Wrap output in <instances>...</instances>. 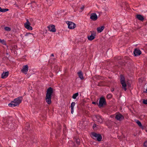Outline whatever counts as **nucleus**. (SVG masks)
Here are the masks:
<instances>
[{
	"label": "nucleus",
	"instance_id": "obj_17",
	"mask_svg": "<svg viewBox=\"0 0 147 147\" xmlns=\"http://www.w3.org/2000/svg\"><path fill=\"white\" fill-rule=\"evenodd\" d=\"M136 18L138 20L141 21H142L144 20L143 16L140 14H138L136 16Z\"/></svg>",
	"mask_w": 147,
	"mask_h": 147
},
{
	"label": "nucleus",
	"instance_id": "obj_14",
	"mask_svg": "<svg viewBox=\"0 0 147 147\" xmlns=\"http://www.w3.org/2000/svg\"><path fill=\"white\" fill-rule=\"evenodd\" d=\"M95 33H91V35L88 36V38L89 40H92L95 38Z\"/></svg>",
	"mask_w": 147,
	"mask_h": 147
},
{
	"label": "nucleus",
	"instance_id": "obj_21",
	"mask_svg": "<svg viewBox=\"0 0 147 147\" xmlns=\"http://www.w3.org/2000/svg\"><path fill=\"white\" fill-rule=\"evenodd\" d=\"M4 29L5 31H9L11 30V28L10 27L7 26L5 27L4 28Z\"/></svg>",
	"mask_w": 147,
	"mask_h": 147
},
{
	"label": "nucleus",
	"instance_id": "obj_18",
	"mask_svg": "<svg viewBox=\"0 0 147 147\" xmlns=\"http://www.w3.org/2000/svg\"><path fill=\"white\" fill-rule=\"evenodd\" d=\"M76 104V103L74 102H72L71 103V114H73L74 112V106Z\"/></svg>",
	"mask_w": 147,
	"mask_h": 147
},
{
	"label": "nucleus",
	"instance_id": "obj_37",
	"mask_svg": "<svg viewBox=\"0 0 147 147\" xmlns=\"http://www.w3.org/2000/svg\"><path fill=\"white\" fill-rule=\"evenodd\" d=\"M51 56L53 57V56H54V55L53 54H52L51 55Z\"/></svg>",
	"mask_w": 147,
	"mask_h": 147
},
{
	"label": "nucleus",
	"instance_id": "obj_27",
	"mask_svg": "<svg viewBox=\"0 0 147 147\" xmlns=\"http://www.w3.org/2000/svg\"><path fill=\"white\" fill-rule=\"evenodd\" d=\"M143 103L144 104H147V100H144L143 101Z\"/></svg>",
	"mask_w": 147,
	"mask_h": 147
},
{
	"label": "nucleus",
	"instance_id": "obj_6",
	"mask_svg": "<svg viewBox=\"0 0 147 147\" xmlns=\"http://www.w3.org/2000/svg\"><path fill=\"white\" fill-rule=\"evenodd\" d=\"M30 25V24L28 20L27 19L26 22L24 24L25 27L29 30H32V28Z\"/></svg>",
	"mask_w": 147,
	"mask_h": 147
},
{
	"label": "nucleus",
	"instance_id": "obj_43",
	"mask_svg": "<svg viewBox=\"0 0 147 147\" xmlns=\"http://www.w3.org/2000/svg\"><path fill=\"white\" fill-rule=\"evenodd\" d=\"M47 1L48 0H46Z\"/></svg>",
	"mask_w": 147,
	"mask_h": 147
},
{
	"label": "nucleus",
	"instance_id": "obj_13",
	"mask_svg": "<svg viewBox=\"0 0 147 147\" xmlns=\"http://www.w3.org/2000/svg\"><path fill=\"white\" fill-rule=\"evenodd\" d=\"M107 105L105 98L104 96H102V107L106 106Z\"/></svg>",
	"mask_w": 147,
	"mask_h": 147
},
{
	"label": "nucleus",
	"instance_id": "obj_34",
	"mask_svg": "<svg viewBox=\"0 0 147 147\" xmlns=\"http://www.w3.org/2000/svg\"><path fill=\"white\" fill-rule=\"evenodd\" d=\"M111 90L112 92H113L114 90V89L113 88H111Z\"/></svg>",
	"mask_w": 147,
	"mask_h": 147
},
{
	"label": "nucleus",
	"instance_id": "obj_28",
	"mask_svg": "<svg viewBox=\"0 0 147 147\" xmlns=\"http://www.w3.org/2000/svg\"><path fill=\"white\" fill-rule=\"evenodd\" d=\"M107 98H111L112 96V95L111 94H109L107 95Z\"/></svg>",
	"mask_w": 147,
	"mask_h": 147
},
{
	"label": "nucleus",
	"instance_id": "obj_15",
	"mask_svg": "<svg viewBox=\"0 0 147 147\" xmlns=\"http://www.w3.org/2000/svg\"><path fill=\"white\" fill-rule=\"evenodd\" d=\"M9 74V72L7 71L6 72H3L1 74V78L4 79L6 78L8 76Z\"/></svg>",
	"mask_w": 147,
	"mask_h": 147
},
{
	"label": "nucleus",
	"instance_id": "obj_29",
	"mask_svg": "<svg viewBox=\"0 0 147 147\" xmlns=\"http://www.w3.org/2000/svg\"><path fill=\"white\" fill-rule=\"evenodd\" d=\"M144 145L145 147H147V141L144 142Z\"/></svg>",
	"mask_w": 147,
	"mask_h": 147
},
{
	"label": "nucleus",
	"instance_id": "obj_38",
	"mask_svg": "<svg viewBox=\"0 0 147 147\" xmlns=\"http://www.w3.org/2000/svg\"><path fill=\"white\" fill-rule=\"evenodd\" d=\"M144 92H147V89L146 90V91H144Z\"/></svg>",
	"mask_w": 147,
	"mask_h": 147
},
{
	"label": "nucleus",
	"instance_id": "obj_42",
	"mask_svg": "<svg viewBox=\"0 0 147 147\" xmlns=\"http://www.w3.org/2000/svg\"><path fill=\"white\" fill-rule=\"evenodd\" d=\"M99 86H100V85H99Z\"/></svg>",
	"mask_w": 147,
	"mask_h": 147
},
{
	"label": "nucleus",
	"instance_id": "obj_40",
	"mask_svg": "<svg viewBox=\"0 0 147 147\" xmlns=\"http://www.w3.org/2000/svg\"><path fill=\"white\" fill-rule=\"evenodd\" d=\"M53 1V0H50V1L51 2H52Z\"/></svg>",
	"mask_w": 147,
	"mask_h": 147
},
{
	"label": "nucleus",
	"instance_id": "obj_7",
	"mask_svg": "<svg viewBox=\"0 0 147 147\" xmlns=\"http://www.w3.org/2000/svg\"><path fill=\"white\" fill-rule=\"evenodd\" d=\"M66 23L67 24L68 28L70 29H72L76 27L75 24L72 22L67 21Z\"/></svg>",
	"mask_w": 147,
	"mask_h": 147
},
{
	"label": "nucleus",
	"instance_id": "obj_2",
	"mask_svg": "<svg viewBox=\"0 0 147 147\" xmlns=\"http://www.w3.org/2000/svg\"><path fill=\"white\" fill-rule=\"evenodd\" d=\"M22 97H19L11 101V103L8 105L10 107H15L19 105L22 101Z\"/></svg>",
	"mask_w": 147,
	"mask_h": 147
},
{
	"label": "nucleus",
	"instance_id": "obj_35",
	"mask_svg": "<svg viewBox=\"0 0 147 147\" xmlns=\"http://www.w3.org/2000/svg\"><path fill=\"white\" fill-rule=\"evenodd\" d=\"M104 28L105 27L103 26H102V31L103 30Z\"/></svg>",
	"mask_w": 147,
	"mask_h": 147
},
{
	"label": "nucleus",
	"instance_id": "obj_33",
	"mask_svg": "<svg viewBox=\"0 0 147 147\" xmlns=\"http://www.w3.org/2000/svg\"><path fill=\"white\" fill-rule=\"evenodd\" d=\"M90 32H91V33H94V32H95V36L96 35V32L94 31H90Z\"/></svg>",
	"mask_w": 147,
	"mask_h": 147
},
{
	"label": "nucleus",
	"instance_id": "obj_31",
	"mask_svg": "<svg viewBox=\"0 0 147 147\" xmlns=\"http://www.w3.org/2000/svg\"><path fill=\"white\" fill-rule=\"evenodd\" d=\"M96 125L95 124H94L93 125V129H95V127H96Z\"/></svg>",
	"mask_w": 147,
	"mask_h": 147
},
{
	"label": "nucleus",
	"instance_id": "obj_5",
	"mask_svg": "<svg viewBox=\"0 0 147 147\" xmlns=\"http://www.w3.org/2000/svg\"><path fill=\"white\" fill-rule=\"evenodd\" d=\"M120 82L122 85V88L125 91H126L127 85L125 81V78L123 75H121L120 76Z\"/></svg>",
	"mask_w": 147,
	"mask_h": 147
},
{
	"label": "nucleus",
	"instance_id": "obj_1",
	"mask_svg": "<svg viewBox=\"0 0 147 147\" xmlns=\"http://www.w3.org/2000/svg\"><path fill=\"white\" fill-rule=\"evenodd\" d=\"M53 92V89L51 87L48 88L47 91L45 96V100L48 104L50 105L51 103V98L52 96L55 95Z\"/></svg>",
	"mask_w": 147,
	"mask_h": 147
},
{
	"label": "nucleus",
	"instance_id": "obj_9",
	"mask_svg": "<svg viewBox=\"0 0 147 147\" xmlns=\"http://www.w3.org/2000/svg\"><path fill=\"white\" fill-rule=\"evenodd\" d=\"M49 30L51 32H55L56 31V29L55 28V26L53 25H50L47 27Z\"/></svg>",
	"mask_w": 147,
	"mask_h": 147
},
{
	"label": "nucleus",
	"instance_id": "obj_16",
	"mask_svg": "<svg viewBox=\"0 0 147 147\" xmlns=\"http://www.w3.org/2000/svg\"><path fill=\"white\" fill-rule=\"evenodd\" d=\"M135 121L136 123L140 128L142 129H144V126L142 125L141 122L139 121L136 120H135Z\"/></svg>",
	"mask_w": 147,
	"mask_h": 147
},
{
	"label": "nucleus",
	"instance_id": "obj_4",
	"mask_svg": "<svg viewBox=\"0 0 147 147\" xmlns=\"http://www.w3.org/2000/svg\"><path fill=\"white\" fill-rule=\"evenodd\" d=\"M91 137L94 139L98 142L101 141V135L95 132H92L90 134Z\"/></svg>",
	"mask_w": 147,
	"mask_h": 147
},
{
	"label": "nucleus",
	"instance_id": "obj_22",
	"mask_svg": "<svg viewBox=\"0 0 147 147\" xmlns=\"http://www.w3.org/2000/svg\"><path fill=\"white\" fill-rule=\"evenodd\" d=\"M0 42L2 43L3 45H6V42L4 40H1L0 39Z\"/></svg>",
	"mask_w": 147,
	"mask_h": 147
},
{
	"label": "nucleus",
	"instance_id": "obj_36",
	"mask_svg": "<svg viewBox=\"0 0 147 147\" xmlns=\"http://www.w3.org/2000/svg\"><path fill=\"white\" fill-rule=\"evenodd\" d=\"M84 7H81V9H82V10L84 9Z\"/></svg>",
	"mask_w": 147,
	"mask_h": 147
},
{
	"label": "nucleus",
	"instance_id": "obj_19",
	"mask_svg": "<svg viewBox=\"0 0 147 147\" xmlns=\"http://www.w3.org/2000/svg\"><path fill=\"white\" fill-rule=\"evenodd\" d=\"M78 74L79 77L80 78V79L81 80H82L84 79V78L83 77V74L82 71H80L78 73Z\"/></svg>",
	"mask_w": 147,
	"mask_h": 147
},
{
	"label": "nucleus",
	"instance_id": "obj_8",
	"mask_svg": "<svg viewBox=\"0 0 147 147\" xmlns=\"http://www.w3.org/2000/svg\"><path fill=\"white\" fill-rule=\"evenodd\" d=\"M115 119L117 120L120 121L124 119V117L121 114L119 113L116 115Z\"/></svg>",
	"mask_w": 147,
	"mask_h": 147
},
{
	"label": "nucleus",
	"instance_id": "obj_32",
	"mask_svg": "<svg viewBox=\"0 0 147 147\" xmlns=\"http://www.w3.org/2000/svg\"><path fill=\"white\" fill-rule=\"evenodd\" d=\"M92 104L94 105H96V104H98V103L96 102H92Z\"/></svg>",
	"mask_w": 147,
	"mask_h": 147
},
{
	"label": "nucleus",
	"instance_id": "obj_25",
	"mask_svg": "<svg viewBox=\"0 0 147 147\" xmlns=\"http://www.w3.org/2000/svg\"><path fill=\"white\" fill-rule=\"evenodd\" d=\"M9 10V9H2L1 12H4L6 11H7Z\"/></svg>",
	"mask_w": 147,
	"mask_h": 147
},
{
	"label": "nucleus",
	"instance_id": "obj_30",
	"mask_svg": "<svg viewBox=\"0 0 147 147\" xmlns=\"http://www.w3.org/2000/svg\"><path fill=\"white\" fill-rule=\"evenodd\" d=\"M29 34H31V35H32V36H33V34H32V33H26V34L25 35V36H28L29 35Z\"/></svg>",
	"mask_w": 147,
	"mask_h": 147
},
{
	"label": "nucleus",
	"instance_id": "obj_11",
	"mask_svg": "<svg viewBox=\"0 0 147 147\" xmlns=\"http://www.w3.org/2000/svg\"><path fill=\"white\" fill-rule=\"evenodd\" d=\"M141 53V51L139 49H136L134 51V54L135 56L140 55Z\"/></svg>",
	"mask_w": 147,
	"mask_h": 147
},
{
	"label": "nucleus",
	"instance_id": "obj_26",
	"mask_svg": "<svg viewBox=\"0 0 147 147\" xmlns=\"http://www.w3.org/2000/svg\"><path fill=\"white\" fill-rule=\"evenodd\" d=\"M76 142L77 145H79L80 144V140L79 139H76Z\"/></svg>",
	"mask_w": 147,
	"mask_h": 147
},
{
	"label": "nucleus",
	"instance_id": "obj_24",
	"mask_svg": "<svg viewBox=\"0 0 147 147\" xmlns=\"http://www.w3.org/2000/svg\"><path fill=\"white\" fill-rule=\"evenodd\" d=\"M97 32L98 33H100L101 32V26H100L98 27L96 29Z\"/></svg>",
	"mask_w": 147,
	"mask_h": 147
},
{
	"label": "nucleus",
	"instance_id": "obj_10",
	"mask_svg": "<svg viewBox=\"0 0 147 147\" xmlns=\"http://www.w3.org/2000/svg\"><path fill=\"white\" fill-rule=\"evenodd\" d=\"M28 67L27 65H26L24 66H23V69L21 70V71L24 74H26L27 73V72L28 71Z\"/></svg>",
	"mask_w": 147,
	"mask_h": 147
},
{
	"label": "nucleus",
	"instance_id": "obj_12",
	"mask_svg": "<svg viewBox=\"0 0 147 147\" xmlns=\"http://www.w3.org/2000/svg\"><path fill=\"white\" fill-rule=\"evenodd\" d=\"M97 16L95 13H92L90 15V19L93 21H95L97 19Z\"/></svg>",
	"mask_w": 147,
	"mask_h": 147
},
{
	"label": "nucleus",
	"instance_id": "obj_20",
	"mask_svg": "<svg viewBox=\"0 0 147 147\" xmlns=\"http://www.w3.org/2000/svg\"><path fill=\"white\" fill-rule=\"evenodd\" d=\"M78 92L75 93L72 96V98L74 99H75L78 96Z\"/></svg>",
	"mask_w": 147,
	"mask_h": 147
},
{
	"label": "nucleus",
	"instance_id": "obj_39",
	"mask_svg": "<svg viewBox=\"0 0 147 147\" xmlns=\"http://www.w3.org/2000/svg\"><path fill=\"white\" fill-rule=\"evenodd\" d=\"M1 10H2V8H1V7H0V12H1Z\"/></svg>",
	"mask_w": 147,
	"mask_h": 147
},
{
	"label": "nucleus",
	"instance_id": "obj_23",
	"mask_svg": "<svg viewBox=\"0 0 147 147\" xmlns=\"http://www.w3.org/2000/svg\"><path fill=\"white\" fill-rule=\"evenodd\" d=\"M98 106L100 108H101V97L99 98Z\"/></svg>",
	"mask_w": 147,
	"mask_h": 147
},
{
	"label": "nucleus",
	"instance_id": "obj_3",
	"mask_svg": "<svg viewBox=\"0 0 147 147\" xmlns=\"http://www.w3.org/2000/svg\"><path fill=\"white\" fill-rule=\"evenodd\" d=\"M3 122L7 125L8 127L10 129H15L16 126L14 127V124L11 121L9 120V119L7 117H5L3 119Z\"/></svg>",
	"mask_w": 147,
	"mask_h": 147
},
{
	"label": "nucleus",
	"instance_id": "obj_41",
	"mask_svg": "<svg viewBox=\"0 0 147 147\" xmlns=\"http://www.w3.org/2000/svg\"><path fill=\"white\" fill-rule=\"evenodd\" d=\"M6 55H8V53H6Z\"/></svg>",
	"mask_w": 147,
	"mask_h": 147
}]
</instances>
